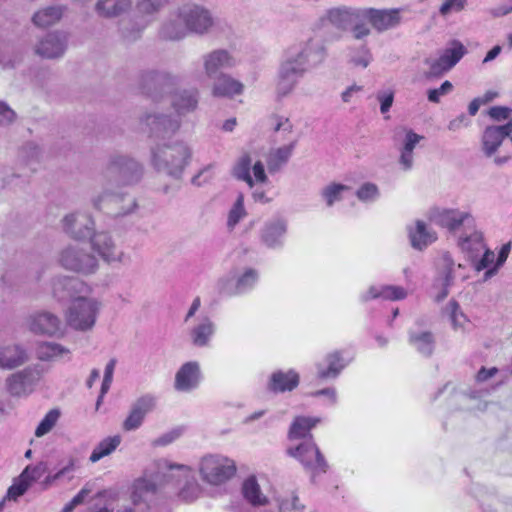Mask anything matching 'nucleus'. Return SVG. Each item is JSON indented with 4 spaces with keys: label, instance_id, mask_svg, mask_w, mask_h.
I'll return each instance as SVG.
<instances>
[{
    "label": "nucleus",
    "instance_id": "4468645a",
    "mask_svg": "<svg viewBox=\"0 0 512 512\" xmlns=\"http://www.w3.org/2000/svg\"><path fill=\"white\" fill-rule=\"evenodd\" d=\"M28 327L31 332L49 337H60L64 333L61 319L48 311H39L28 318Z\"/></svg>",
    "mask_w": 512,
    "mask_h": 512
},
{
    "label": "nucleus",
    "instance_id": "58836bf2",
    "mask_svg": "<svg viewBox=\"0 0 512 512\" xmlns=\"http://www.w3.org/2000/svg\"><path fill=\"white\" fill-rule=\"evenodd\" d=\"M189 29L183 19L179 16V8L171 14L170 18L163 24L161 35L169 40H180L188 35Z\"/></svg>",
    "mask_w": 512,
    "mask_h": 512
},
{
    "label": "nucleus",
    "instance_id": "37998d69",
    "mask_svg": "<svg viewBox=\"0 0 512 512\" xmlns=\"http://www.w3.org/2000/svg\"><path fill=\"white\" fill-rule=\"evenodd\" d=\"M505 135L498 126L490 125L485 128L482 134V151L486 157H492L505 139Z\"/></svg>",
    "mask_w": 512,
    "mask_h": 512
},
{
    "label": "nucleus",
    "instance_id": "aec40b11",
    "mask_svg": "<svg viewBox=\"0 0 512 512\" xmlns=\"http://www.w3.org/2000/svg\"><path fill=\"white\" fill-rule=\"evenodd\" d=\"M432 221L449 231H456L462 225L465 230L475 228V220L470 213L454 209L436 211L432 215Z\"/></svg>",
    "mask_w": 512,
    "mask_h": 512
},
{
    "label": "nucleus",
    "instance_id": "7c9ffc66",
    "mask_svg": "<svg viewBox=\"0 0 512 512\" xmlns=\"http://www.w3.org/2000/svg\"><path fill=\"white\" fill-rule=\"evenodd\" d=\"M458 245L470 261H475L486 245L481 232L473 229H466L460 236Z\"/></svg>",
    "mask_w": 512,
    "mask_h": 512
},
{
    "label": "nucleus",
    "instance_id": "c756f323",
    "mask_svg": "<svg viewBox=\"0 0 512 512\" xmlns=\"http://www.w3.org/2000/svg\"><path fill=\"white\" fill-rule=\"evenodd\" d=\"M408 296L405 288L395 285H372L366 291L361 293L360 301L367 303L375 299H383L389 301L403 300Z\"/></svg>",
    "mask_w": 512,
    "mask_h": 512
},
{
    "label": "nucleus",
    "instance_id": "6ab92c4d",
    "mask_svg": "<svg viewBox=\"0 0 512 512\" xmlns=\"http://www.w3.org/2000/svg\"><path fill=\"white\" fill-rule=\"evenodd\" d=\"M156 407V398L146 394L139 397L131 406L130 412L122 424L124 431H135L141 427L146 415Z\"/></svg>",
    "mask_w": 512,
    "mask_h": 512
},
{
    "label": "nucleus",
    "instance_id": "5701e85b",
    "mask_svg": "<svg viewBox=\"0 0 512 512\" xmlns=\"http://www.w3.org/2000/svg\"><path fill=\"white\" fill-rule=\"evenodd\" d=\"M300 384V375L295 369L273 371L268 377L266 388L273 394L294 391Z\"/></svg>",
    "mask_w": 512,
    "mask_h": 512
},
{
    "label": "nucleus",
    "instance_id": "69168bd1",
    "mask_svg": "<svg viewBox=\"0 0 512 512\" xmlns=\"http://www.w3.org/2000/svg\"><path fill=\"white\" fill-rule=\"evenodd\" d=\"M483 255L480 259H476L475 261H471L476 271H481L486 269V271L493 266L492 264H495V254L490 249L486 248L482 251Z\"/></svg>",
    "mask_w": 512,
    "mask_h": 512
},
{
    "label": "nucleus",
    "instance_id": "f8f14e48",
    "mask_svg": "<svg viewBox=\"0 0 512 512\" xmlns=\"http://www.w3.org/2000/svg\"><path fill=\"white\" fill-rule=\"evenodd\" d=\"M465 46L457 40L451 42L440 57L436 60L426 59V64L429 65V70L426 72L427 78H436L442 76L444 73L453 68L461 58L466 54Z\"/></svg>",
    "mask_w": 512,
    "mask_h": 512
},
{
    "label": "nucleus",
    "instance_id": "4be33fe9",
    "mask_svg": "<svg viewBox=\"0 0 512 512\" xmlns=\"http://www.w3.org/2000/svg\"><path fill=\"white\" fill-rule=\"evenodd\" d=\"M165 462L168 461L162 460L159 462L158 471L153 479L140 478L134 482L132 492L134 502L144 500L148 495L154 494L159 487L168 484L167 477L163 476L164 473H167V468H164Z\"/></svg>",
    "mask_w": 512,
    "mask_h": 512
},
{
    "label": "nucleus",
    "instance_id": "cd10ccee",
    "mask_svg": "<svg viewBox=\"0 0 512 512\" xmlns=\"http://www.w3.org/2000/svg\"><path fill=\"white\" fill-rule=\"evenodd\" d=\"M143 90L156 98L157 92H167L175 84V77L164 71H147L141 78Z\"/></svg>",
    "mask_w": 512,
    "mask_h": 512
},
{
    "label": "nucleus",
    "instance_id": "72a5a7b5",
    "mask_svg": "<svg viewBox=\"0 0 512 512\" xmlns=\"http://www.w3.org/2000/svg\"><path fill=\"white\" fill-rule=\"evenodd\" d=\"M408 236L411 246L417 250L425 249L437 239L436 233L421 220H417L414 226L408 227Z\"/></svg>",
    "mask_w": 512,
    "mask_h": 512
},
{
    "label": "nucleus",
    "instance_id": "9d476101",
    "mask_svg": "<svg viewBox=\"0 0 512 512\" xmlns=\"http://www.w3.org/2000/svg\"><path fill=\"white\" fill-rule=\"evenodd\" d=\"M59 263L67 270L82 274H92L98 268L94 255L77 245H69L59 255Z\"/></svg>",
    "mask_w": 512,
    "mask_h": 512
},
{
    "label": "nucleus",
    "instance_id": "e2e57ef3",
    "mask_svg": "<svg viewBox=\"0 0 512 512\" xmlns=\"http://www.w3.org/2000/svg\"><path fill=\"white\" fill-rule=\"evenodd\" d=\"M509 252H510V244L509 243L508 244H504L502 246V248L500 249L499 253H498L497 260H496L495 264L493 265V267L488 269L487 271H485L484 277H483L484 281H487L488 279H490L491 277L496 275V273L498 272V269L507 260Z\"/></svg>",
    "mask_w": 512,
    "mask_h": 512
},
{
    "label": "nucleus",
    "instance_id": "e433bc0d",
    "mask_svg": "<svg viewBox=\"0 0 512 512\" xmlns=\"http://www.w3.org/2000/svg\"><path fill=\"white\" fill-rule=\"evenodd\" d=\"M243 89L244 86L240 81L228 74L220 73L213 84L212 94L215 97L231 98L235 95L242 94Z\"/></svg>",
    "mask_w": 512,
    "mask_h": 512
},
{
    "label": "nucleus",
    "instance_id": "4c0bfd02",
    "mask_svg": "<svg viewBox=\"0 0 512 512\" xmlns=\"http://www.w3.org/2000/svg\"><path fill=\"white\" fill-rule=\"evenodd\" d=\"M297 145V140L291 141L288 145L272 149L267 156V167L271 174L277 173L283 169L291 158Z\"/></svg>",
    "mask_w": 512,
    "mask_h": 512
},
{
    "label": "nucleus",
    "instance_id": "6e6d98bb",
    "mask_svg": "<svg viewBox=\"0 0 512 512\" xmlns=\"http://www.w3.org/2000/svg\"><path fill=\"white\" fill-rule=\"evenodd\" d=\"M372 61V54L366 46H361L357 50H352L349 56V62L354 66L366 68Z\"/></svg>",
    "mask_w": 512,
    "mask_h": 512
},
{
    "label": "nucleus",
    "instance_id": "6e6552de",
    "mask_svg": "<svg viewBox=\"0 0 512 512\" xmlns=\"http://www.w3.org/2000/svg\"><path fill=\"white\" fill-rule=\"evenodd\" d=\"M288 454L298 459L312 473V477L328 471L329 465L314 440H306L295 448H289Z\"/></svg>",
    "mask_w": 512,
    "mask_h": 512
},
{
    "label": "nucleus",
    "instance_id": "c03bdc74",
    "mask_svg": "<svg viewBox=\"0 0 512 512\" xmlns=\"http://www.w3.org/2000/svg\"><path fill=\"white\" fill-rule=\"evenodd\" d=\"M27 360L25 351L18 345L5 346L0 349V367L13 369Z\"/></svg>",
    "mask_w": 512,
    "mask_h": 512
},
{
    "label": "nucleus",
    "instance_id": "0e129e2a",
    "mask_svg": "<svg viewBox=\"0 0 512 512\" xmlns=\"http://www.w3.org/2000/svg\"><path fill=\"white\" fill-rule=\"evenodd\" d=\"M403 131L405 132V136L402 140L401 147L399 148V150L414 152L416 145L424 137L422 135L417 134L412 129L403 128Z\"/></svg>",
    "mask_w": 512,
    "mask_h": 512
},
{
    "label": "nucleus",
    "instance_id": "f704fd0d",
    "mask_svg": "<svg viewBox=\"0 0 512 512\" xmlns=\"http://www.w3.org/2000/svg\"><path fill=\"white\" fill-rule=\"evenodd\" d=\"M409 344L422 356L431 357L436 346V339L431 331H408Z\"/></svg>",
    "mask_w": 512,
    "mask_h": 512
},
{
    "label": "nucleus",
    "instance_id": "2eb2a0df",
    "mask_svg": "<svg viewBox=\"0 0 512 512\" xmlns=\"http://www.w3.org/2000/svg\"><path fill=\"white\" fill-rule=\"evenodd\" d=\"M94 226L93 218L86 212L76 211L62 219L63 231L76 240L90 238L94 232Z\"/></svg>",
    "mask_w": 512,
    "mask_h": 512
},
{
    "label": "nucleus",
    "instance_id": "3c124183",
    "mask_svg": "<svg viewBox=\"0 0 512 512\" xmlns=\"http://www.w3.org/2000/svg\"><path fill=\"white\" fill-rule=\"evenodd\" d=\"M246 215L247 212L244 207V196L242 193H239L235 203L228 213L227 228L232 231Z\"/></svg>",
    "mask_w": 512,
    "mask_h": 512
},
{
    "label": "nucleus",
    "instance_id": "ea45409f",
    "mask_svg": "<svg viewBox=\"0 0 512 512\" xmlns=\"http://www.w3.org/2000/svg\"><path fill=\"white\" fill-rule=\"evenodd\" d=\"M179 116L194 111L198 104V91L195 89L176 92L171 101Z\"/></svg>",
    "mask_w": 512,
    "mask_h": 512
},
{
    "label": "nucleus",
    "instance_id": "b1692460",
    "mask_svg": "<svg viewBox=\"0 0 512 512\" xmlns=\"http://www.w3.org/2000/svg\"><path fill=\"white\" fill-rule=\"evenodd\" d=\"M288 222L284 218L267 221L261 229V242L270 249H279L284 245Z\"/></svg>",
    "mask_w": 512,
    "mask_h": 512
},
{
    "label": "nucleus",
    "instance_id": "a18cd8bd",
    "mask_svg": "<svg viewBox=\"0 0 512 512\" xmlns=\"http://www.w3.org/2000/svg\"><path fill=\"white\" fill-rule=\"evenodd\" d=\"M63 14L60 6H49L38 10L32 17V22L35 26L46 28L57 23Z\"/></svg>",
    "mask_w": 512,
    "mask_h": 512
},
{
    "label": "nucleus",
    "instance_id": "79ce46f5",
    "mask_svg": "<svg viewBox=\"0 0 512 512\" xmlns=\"http://www.w3.org/2000/svg\"><path fill=\"white\" fill-rule=\"evenodd\" d=\"M131 6V0H98L95 11L101 17L113 18L129 11Z\"/></svg>",
    "mask_w": 512,
    "mask_h": 512
},
{
    "label": "nucleus",
    "instance_id": "f03ea898",
    "mask_svg": "<svg viewBox=\"0 0 512 512\" xmlns=\"http://www.w3.org/2000/svg\"><path fill=\"white\" fill-rule=\"evenodd\" d=\"M143 175V167L135 159L127 155H112L102 172L103 189L93 196L91 203L97 210L103 205L118 202L121 195L116 188L138 183Z\"/></svg>",
    "mask_w": 512,
    "mask_h": 512
},
{
    "label": "nucleus",
    "instance_id": "393cba45",
    "mask_svg": "<svg viewBox=\"0 0 512 512\" xmlns=\"http://www.w3.org/2000/svg\"><path fill=\"white\" fill-rule=\"evenodd\" d=\"M362 18H367L379 32L397 27L401 22L400 9H362Z\"/></svg>",
    "mask_w": 512,
    "mask_h": 512
},
{
    "label": "nucleus",
    "instance_id": "603ef678",
    "mask_svg": "<svg viewBox=\"0 0 512 512\" xmlns=\"http://www.w3.org/2000/svg\"><path fill=\"white\" fill-rule=\"evenodd\" d=\"M439 267L441 269V273L444 276L445 285L451 286L455 275H454V268L455 263L454 260L449 252H442L439 258Z\"/></svg>",
    "mask_w": 512,
    "mask_h": 512
},
{
    "label": "nucleus",
    "instance_id": "5fc2aeb1",
    "mask_svg": "<svg viewBox=\"0 0 512 512\" xmlns=\"http://www.w3.org/2000/svg\"><path fill=\"white\" fill-rule=\"evenodd\" d=\"M356 197L361 202H374L380 197V191L376 184L366 182L362 184L356 191Z\"/></svg>",
    "mask_w": 512,
    "mask_h": 512
},
{
    "label": "nucleus",
    "instance_id": "4d7b16f0",
    "mask_svg": "<svg viewBox=\"0 0 512 512\" xmlns=\"http://www.w3.org/2000/svg\"><path fill=\"white\" fill-rule=\"evenodd\" d=\"M279 512H303L305 506L299 502L298 496L293 493L291 498L279 497L276 499Z\"/></svg>",
    "mask_w": 512,
    "mask_h": 512
},
{
    "label": "nucleus",
    "instance_id": "680f3d73",
    "mask_svg": "<svg viewBox=\"0 0 512 512\" xmlns=\"http://www.w3.org/2000/svg\"><path fill=\"white\" fill-rule=\"evenodd\" d=\"M468 0H444L439 7V14L443 17L451 13H459L465 9Z\"/></svg>",
    "mask_w": 512,
    "mask_h": 512
},
{
    "label": "nucleus",
    "instance_id": "0eeeda50",
    "mask_svg": "<svg viewBox=\"0 0 512 512\" xmlns=\"http://www.w3.org/2000/svg\"><path fill=\"white\" fill-rule=\"evenodd\" d=\"M259 271L252 267L245 268L241 273L230 271L217 282L218 290L227 296L244 295L252 291L259 281Z\"/></svg>",
    "mask_w": 512,
    "mask_h": 512
},
{
    "label": "nucleus",
    "instance_id": "f3484780",
    "mask_svg": "<svg viewBox=\"0 0 512 512\" xmlns=\"http://www.w3.org/2000/svg\"><path fill=\"white\" fill-rule=\"evenodd\" d=\"M362 18V9L350 7H336L328 9L318 20L317 27L325 28L328 25L341 30L347 29L356 20Z\"/></svg>",
    "mask_w": 512,
    "mask_h": 512
},
{
    "label": "nucleus",
    "instance_id": "052dcab7",
    "mask_svg": "<svg viewBox=\"0 0 512 512\" xmlns=\"http://www.w3.org/2000/svg\"><path fill=\"white\" fill-rule=\"evenodd\" d=\"M446 310L448 311L450 315V319L452 322L453 327L460 328L463 327L465 322L467 321L466 316L460 311L459 304L452 300L448 303Z\"/></svg>",
    "mask_w": 512,
    "mask_h": 512
},
{
    "label": "nucleus",
    "instance_id": "1a4fd4ad",
    "mask_svg": "<svg viewBox=\"0 0 512 512\" xmlns=\"http://www.w3.org/2000/svg\"><path fill=\"white\" fill-rule=\"evenodd\" d=\"M179 16L186 23L189 32L196 35L208 34L216 24L212 13L204 6L195 3L180 6Z\"/></svg>",
    "mask_w": 512,
    "mask_h": 512
},
{
    "label": "nucleus",
    "instance_id": "20e7f679",
    "mask_svg": "<svg viewBox=\"0 0 512 512\" xmlns=\"http://www.w3.org/2000/svg\"><path fill=\"white\" fill-rule=\"evenodd\" d=\"M102 303L95 297L77 296L67 310L66 320L68 325L77 331L91 330L97 320Z\"/></svg>",
    "mask_w": 512,
    "mask_h": 512
},
{
    "label": "nucleus",
    "instance_id": "ddd939ff",
    "mask_svg": "<svg viewBox=\"0 0 512 512\" xmlns=\"http://www.w3.org/2000/svg\"><path fill=\"white\" fill-rule=\"evenodd\" d=\"M42 377V370L38 367H27L12 374L6 380V387L12 396L22 397L29 395Z\"/></svg>",
    "mask_w": 512,
    "mask_h": 512
},
{
    "label": "nucleus",
    "instance_id": "412c9836",
    "mask_svg": "<svg viewBox=\"0 0 512 512\" xmlns=\"http://www.w3.org/2000/svg\"><path fill=\"white\" fill-rule=\"evenodd\" d=\"M202 61L204 72L210 79H216L221 70L233 68L237 64L235 57L226 49H216L206 53Z\"/></svg>",
    "mask_w": 512,
    "mask_h": 512
},
{
    "label": "nucleus",
    "instance_id": "bb28decb",
    "mask_svg": "<svg viewBox=\"0 0 512 512\" xmlns=\"http://www.w3.org/2000/svg\"><path fill=\"white\" fill-rule=\"evenodd\" d=\"M86 290V284L76 277L59 276L52 281V293L58 300L71 299L72 301Z\"/></svg>",
    "mask_w": 512,
    "mask_h": 512
},
{
    "label": "nucleus",
    "instance_id": "2f4dec72",
    "mask_svg": "<svg viewBox=\"0 0 512 512\" xmlns=\"http://www.w3.org/2000/svg\"><path fill=\"white\" fill-rule=\"evenodd\" d=\"M343 355L340 351L328 353L323 362L317 363V377L320 379H335L346 367Z\"/></svg>",
    "mask_w": 512,
    "mask_h": 512
},
{
    "label": "nucleus",
    "instance_id": "c9c22d12",
    "mask_svg": "<svg viewBox=\"0 0 512 512\" xmlns=\"http://www.w3.org/2000/svg\"><path fill=\"white\" fill-rule=\"evenodd\" d=\"M320 422V417L297 416L290 425L288 438L290 440L305 439L306 441L311 437V440H314L310 431Z\"/></svg>",
    "mask_w": 512,
    "mask_h": 512
},
{
    "label": "nucleus",
    "instance_id": "423d86ee",
    "mask_svg": "<svg viewBox=\"0 0 512 512\" xmlns=\"http://www.w3.org/2000/svg\"><path fill=\"white\" fill-rule=\"evenodd\" d=\"M167 473L163 476L167 477L168 484H182L178 492V497L184 502H192L201 494V487L195 478L194 471L186 465H176L165 462Z\"/></svg>",
    "mask_w": 512,
    "mask_h": 512
},
{
    "label": "nucleus",
    "instance_id": "49530a36",
    "mask_svg": "<svg viewBox=\"0 0 512 512\" xmlns=\"http://www.w3.org/2000/svg\"><path fill=\"white\" fill-rule=\"evenodd\" d=\"M36 353L40 360L51 361L68 356L70 350L55 342H41L37 346Z\"/></svg>",
    "mask_w": 512,
    "mask_h": 512
},
{
    "label": "nucleus",
    "instance_id": "473e14b6",
    "mask_svg": "<svg viewBox=\"0 0 512 512\" xmlns=\"http://www.w3.org/2000/svg\"><path fill=\"white\" fill-rule=\"evenodd\" d=\"M216 326L208 316H202L199 322L190 329L189 337L191 343L196 347H207L215 334Z\"/></svg>",
    "mask_w": 512,
    "mask_h": 512
},
{
    "label": "nucleus",
    "instance_id": "a211bd4d",
    "mask_svg": "<svg viewBox=\"0 0 512 512\" xmlns=\"http://www.w3.org/2000/svg\"><path fill=\"white\" fill-rule=\"evenodd\" d=\"M68 37L65 32L54 31L47 33L34 46V53L41 58L57 59L64 55Z\"/></svg>",
    "mask_w": 512,
    "mask_h": 512
},
{
    "label": "nucleus",
    "instance_id": "a19ab883",
    "mask_svg": "<svg viewBox=\"0 0 512 512\" xmlns=\"http://www.w3.org/2000/svg\"><path fill=\"white\" fill-rule=\"evenodd\" d=\"M244 499L252 506H265L268 504V498L262 493L260 485L255 476L246 478L241 487Z\"/></svg>",
    "mask_w": 512,
    "mask_h": 512
},
{
    "label": "nucleus",
    "instance_id": "09e8293b",
    "mask_svg": "<svg viewBox=\"0 0 512 512\" xmlns=\"http://www.w3.org/2000/svg\"><path fill=\"white\" fill-rule=\"evenodd\" d=\"M252 160L249 154H243L235 163L232 174L241 181L247 183L252 188L254 186L253 177L250 174Z\"/></svg>",
    "mask_w": 512,
    "mask_h": 512
},
{
    "label": "nucleus",
    "instance_id": "39448f33",
    "mask_svg": "<svg viewBox=\"0 0 512 512\" xmlns=\"http://www.w3.org/2000/svg\"><path fill=\"white\" fill-rule=\"evenodd\" d=\"M201 479L213 486L229 481L236 473V465L232 459L219 454L203 456L198 465Z\"/></svg>",
    "mask_w": 512,
    "mask_h": 512
},
{
    "label": "nucleus",
    "instance_id": "9b49d317",
    "mask_svg": "<svg viewBox=\"0 0 512 512\" xmlns=\"http://www.w3.org/2000/svg\"><path fill=\"white\" fill-rule=\"evenodd\" d=\"M143 129L151 136L165 138L175 134L181 126L178 117L158 111L147 112L140 118Z\"/></svg>",
    "mask_w": 512,
    "mask_h": 512
},
{
    "label": "nucleus",
    "instance_id": "338daca9",
    "mask_svg": "<svg viewBox=\"0 0 512 512\" xmlns=\"http://www.w3.org/2000/svg\"><path fill=\"white\" fill-rule=\"evenodd\" d=\"M376 99L380 103V111L381 113H387L394 101V91L391 89L379 90L376 93Z\"/></svg>",
    "mask_w": 512,
    "mask_h": 512
},
{
    "label": "nucleus",
    "instance_id": "bf43d9fd",
    "mask_svg": "<svg viewBox=\"0 0 512 512\" xmlns=\"http://www.w3.org/2000/svg\"><path fill=\"white\" fill-rule=\"evenodd\" d=\"M48 471L46 462H39L37 465H28L21 473L23 479H26L29 484L41 478Z\"/></svg>",
    "mask_w": 512,
    "mask_h": 512
},
{
    "label": "nucleus",
    "instance_id": "dca6fc26",
    "mask_svg": "<svg viewBox=\"0 0 512 512\" xmlns=\"http://www.w3.org/2000/svg\"><path fill=\"white\" fill-rule=\"evenodd\" d=\"M90 241L92 249L107 263H125L129 259L107 232L92 234Z\"/></svg>",
    "mask_w": 512,
    "mask_h": 512
},
{
    "label": "nucleus",
    "instance_id": "f257e3e1",
    "mask_svg": "<svg viewBox=\"0 0 512 512\" xmlns=\"http://www.w3.org/2000/svg\"><path fill=\"white\" fill-rule=\"evenodd\" d=\"M325 51V47L312 38L289 46L278 71L277 96L282 98L289 95L308 66L324 59Z\"/></svg>",
    "mask_w": 512,
    "mask_h": 512
},
{
    "label": "nucleus",
    "instance_id": "de8ad7c7",
    "mask_svg": "<svg viewBox=\"0 0 512 512\" xmlns=\"http://www.w3.org/2000/svg\"><path fill=\"white\" fill-rule=\"evenodd\" d=\"M121 443V437L118 435L107 437L100 441L93 449L89 460L92 463H96L102 458L112 454Z\"/></svg>",
    "mask_w": 512,
    "mask_h": 512
},
{
    "label": "nucleus",
    "instance_id": "8fccbe9b",
    "mask_svg": "<svg viewBox=\"0 0 512 512\" xmlns=\"http://www.w3.org/2000/svg\"><path fill=\"white\" fill-rule=\"evenodd\" d=\"M348 189L349 187L344 184L330 183L321 189L320 195L325 201L327 207H332L336 202L342 200L343 192Z\"/></svg>",
    "mask_w": 512,
    "mask_h": 512
},
{
    "label": "nucleus",
    "instance_id": "13d9d810",
    "mask_svg": "<svg viewBox=\"0 0 512 512\" xmlns=\"http://www.w3.org/2000/svg\"><path fill=\"white\" fill-rule=\"evenodd\" d=\"M59 415L60 414L58 410H50L37 426L35 430V435L37 437H41L47 434L55 426L59 418Z\"/></svg>",
    "mask_w": 512,
    "mask_h": 512
},
{
    "label": "nucleus",
    "instance_id": "a878e982",
    "mask_svg": "<svg viewBox=\"0 0 512 512\" xmlns=\"http://www.w3.org/2000/svg\"><path fill=\"white\" fill-rule=\"evenodd\" d=\"M167 4L168 0H137L136 12L145 19V24L142 26V28H139L135 31H128L123 29V37L128 41L137 39L143 28L152 22L155 15L158 14Z\"/></svg>",
    "mask_w": 512,
    "mask_h": 512
},
{
    "label": "nucleus",
    "instance_id": "774afa93",
    "mask_svg": "<svg viewBox=\"0 0 512 512\" xmlns=\"http://www.w3.org/2000/svg\"><path fill=\"white\" fill-rule=\"evenodd\" d=\"M30 484L26 479H23L22 475L20 474L18 481L14 482L7 491V497L9 499L16 500L18 497L22 496L27 489L29 488Z\"/></svg>",
    "mask_w": 512,
    "mask_h": 512
},
{
    "label": "nucleus",
    "instance_id": "7ed1b4c3",
    "mask_svg": "<svg viewBox=\"0 0 512 512\" xmlns=\"http://www.w3.org/2000/svg\"><path fill=\"white\" fill-rule=\"evenodd\" d=\"M192 158L191 147L182 140L156 143L150 148V164L159 173L180 179Z\"/></svg>",
    "mask_w": 512,
    "mask_h": 512
},
{
    "label": "nucleus",
    "instance_id": "864d4df0",
    "mask_svg": "<svg viewBox=\"0 0 512 512\" xmlns=\"http://www.w3.org/2000/svg\"><path fill=\"white\" fill-rule=\"evenodd\" d=\"M77 460L73 457H70L66 464L61 467L56 473L48 474L44 479L43 484L48 487L56 483L57 481L62 480L68 474L74 472L77 468Z\"/></svg>",
    "mask_w": 512,
    "mask_h": 512
},
{
    "label": "nucleus",
    "instance_id": "c85d7f7f",
    "mask_svg": "<svg viewBox=\"0 0 512 512\" xmlns=\"http://www.w3.org/2000/svg\"><path fill=\"white\" fill-rule=\"evenodd\" d=\"M200 378L201 373L198 362H187L177 371L174 387L177 391L189 392L198 386Z\"/></svg>",
    "mask_w": 512,
    "mask_h": 512
}]
</instances>
